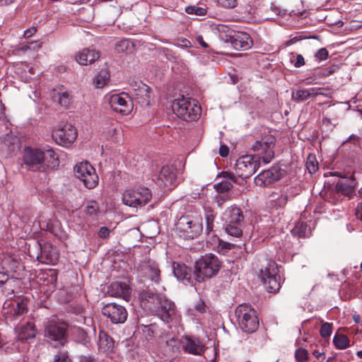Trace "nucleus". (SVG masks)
Here are the masks:
<instances>
[{
	"instance_id": "obj_1",
	"label": "nucleus",
	"mask_w": 362,
	"mask_h": 362,
	"mask_svg": "<svg viewBox=\"0 0 362 362\" xmlns=\"http://www.w3.org/2000/svg\"><path fill=\"white\" fill-rule=\"evenodd\" d=\"M23 162L28 168L33 171L54 169L58 165V159L52 149L42 151L27 147L23 153Z\"/></svg>"
},
{
	"instance_id": "obj_2",
	"label": "nucleus",
	"mask_w": 362,
	"mask_h": 362,
	"mask_svg": "<svg viewBox=\"0 0 362 362\" xmlns=\"http://www.w3.org/2000/svg\"><path fill=\"white\" fill-rule=\"evenodd\" d=\"M69 324L55 316L47 320L44 324V340L54 348H61L69 342Z\"/></svg>"
},
{
	"instance_id": "obj_3",
	"label": "nucleus",
	"mask_w": 362,
	"mask_h": 362,
	"mask_svg": "<svg viewBox=\"0 0 362 362\" xmlns=\"http://www.w3.org/2000/svg\"><path fill=\"white\" fill-rule=\"evenodd\" d=\"M176 230L185 240L199 237L203 231L202 216L197 211H188L180 216L176 223Z\"/></svg>"
},
{
	"instance_id": "obj_4",
	"label": "nucleus",
	"mask_w": 362,
	"mask_h": 362,
	"mask_svg": "<svg viewBox=\"0 0 362 362\" xmlns=\"http://www.w3.org/2000/svg\"><path fill=\"white\" fill-rule=\"evenodd\" d=\"M221 267V262L218 258L211 254H206L202 256L194 264L193 271L194 280L202 283L206 279L216 276Z\"/></svg>"
},
{
	"instance_id": "obj_5",
	"label": "nucleus",
	"mask_w": 362,
	"mask_h": 362,
	"mask_svg": "<svg viewBox=\"0 0 362 362\" xmlns=\"http://www.w3.org/2000/svg\"><path fill=\"white\" fill-rule=\"evenodd\" d=\"M172 109L177 117L185 121H195L201 115V107L197 102L184 95L174 100Z\"/></svg>"
},
{
	"instance_id": "obj_6",
	"label": "nucleus",
	"mask_w": 362,
	"mask_h": 362,
	"mask_svg": "<svg viewBox=\"0 0 362 362\" xmlns=\"http://www.w3.org/2000/svg\"><path fill=\"white\" fill-rule=\"evenodd\" d=\"M235 315L240 329L246 333H253L259 327L257 313L249 304H241L237 307Z\"/></svg>"
},
{
	"instance_id": "obj_7",
	"label": "nucleus",
	"mask_w": 362,
	"mask_h": 362,
	"mask_svg": "<svg viewBox=\"0 0 362 362\" xmlns=\"http://www.w3.org/2000/svg\"><path fill=\"white\" fill-rule=\"evenodd\" d=\"M29 299L23 298L14 300H6L2 313L11 322L20 321L28 312Z\"/></svg>"
},
{
	"instance_id": "obj_8",
	"label": "nucleus",
	"mask_w": 362,
	"mask_h": 362,
	"mask_svg": "<svg viewBox=\"0 0 362 362\" xmlns=\"http://www.w3.org/2000/svg\"><path fill=\"white\" fill-rule=\"evenodd\" d=\"M278 269L274 262H269L265 267L260 269L259 278L269 293H276L281 287L279 276H277Z\"/></svg>"
},
{
	"instance_id": "obj_9",
	"label": "nucleus",
	"mask_w": 362,
	"mask_h": 362,
	"mask_svg": "<svg viewBox=\"0 0 362 362\" xmlns=\"http://www.w3.org/2000/svg\"><path fill=\"white\" fill-rule=\"evenodd\" d=\"M151 197L152 194L148 188L140 187L126 190L122 195V202L131 207L142 206L146 205Z\"/></svg>"
},
{
	"instance_id": "obj_10",
	"label": "nucleus",
	"mask_w": 362,
	"mask_h": 362,
	"mask_svg": "<svg viewBox=\"0 0 362 362\" xmlns=\"http://www.w3.org/2000/svg\"><path fill=\"white\" fill-rule=\"evenodd\" d=\"M259 158L251 155L239 158L235 165V175L241 180L250 177L259 168Z\"/></svg>"
},
{
	"instance_id": "obj_11",
	"label": "nucleus",
	"mask_w": 362,
	"mask_h": 362,
	"mask_svg": "<svg viewBox=\"0 0 362 362\" xmlns=\"http://www.w3.org/2000/svg\"><path fill=\"white\" fill-rule=\"evenodd\" d=\"M160 300L158 305L154 308L155 315L165 323H178L181 316L175 303L165 297Z\"/></svg>"
},
{
	"instance_id": "obj_12",
	"label": "nucleus",
	"mask_w": 362,
	"mask_h": 362,
	"mask_svg": "<svg viewBox=\"0 0 362 362\" xmlns=\"http://www.w3.org/2000/svg\"><path fill=\"white\" fill-rule=\"evenodd\" d=\"M76 177L83 182L88 189H93L98 184V176L95 168L87 161L77 163L74 167Z\"/></svg>"
},
{
	"instance_id": "obj_13",
	"label": "nucleus",
	"mask_w": 362,
	"mask_h": 362,
	"mask_svg": "<svg viewBox=\"0 0 362 362\" xmlns=\"http://www.w3.org/2000/svg\"><path fill=\"white\" fill-rule=\"evenodd\" d=\"M276 144V138L271 134L264 135L261 140L256 141L252 146V150L262 156L265 163H269L274 157V148Z\"/></svg>"
},
{
	"instance_id": "obj_14",
	"label": "nucleus",
	"mask_w": 362,
	"mask_h": 362,
	"mask_svg": "<svg viewBox=\"0 0 362 362\" xmlns=\"http://www.w3.org/2000/svg\"><path fill=\"white\" fill-rule=\"evenodd\" d=\"M156 184L165 190H171L177 185V170L173 165H164L160 170Z\"/></svg>"
},
{
	"instance_id": "obj_15",
	"label": "nucleus",
	"mask_w": 362,
	"mask_h": 362,
	"mask_svg": "<svg viewBox=\"0 0 362 362\" xmlns=\"http://www.w3.org/2000/svg\"><path fill=\"white\" fill-rule=\"evenodd\" d=\"M77 137V131L71 124H65L52 132V138L62 146H69Z\"/></svg>"
},
{
	"instance_id": "obj_16",
	"label": "nucleus",
	"mask_w": 362,
	"mask_h": 362,
	"mask_svg": "<svg viewBox=\"0 0 362 362\" xmlns=\"http://www.w3.org/2000/svg\"><path fill=\"white\" fill-rule=\"evenodd\" d=\"M102 313L114 324L124 323L127 319V311L121 305L115 303H107L102 308Z\"/></svg>"
},
{
	"instance_id": "obj_17",
	"label": "nucleus",
	"mask_w": 362,
	"mask_h": 362,
	"mask_svg": "<svg viewBox=\"0 0 362 362\" xmlns=\"http://www.w3.org/2000/svg\"><path fill=\"white\" fill-rule=\"evenodd\" d=\"M40 253L37 255V260L46 264L55 265L59 261V254L57 249L51 244L37 243Z\"/></svg>"
},
{
	"instance_id": "obj_18",
	"label": "nucleus",
	"mask_w": 362,
	"mask_h": 362,
	"mask_svg": "<svg viewBox=\"0 0 362 362\" xmlns=\"http://www.w3.org/2000/svg\"><path fill=\"white\" fill-rule=\"evenodd\" d=\"M109 103L114 111L122 115H128L133 107L132 100L124 93L111 95Z\"/></svg>"
},
{
	"instance_id": "obj_19",
	"label": "nucleus",
	"mask_w": 362,
	"mask_h": 362,
	"mask_svg": "<svg viewBox=\"0 0 362 362\" xmlns=\"http://www.w3.org/2000/svg\"><path fill=\"white\" fill-rule=\"evenodd\" d=\"M21 279L12 274L0 273V289L6 297L12 298L15 291L20 287Z\"/></svg>"
},
{
	"instance_id": "obj_20",
	"label": "nucleus",
	"mask_w": 362,
	"mask_h": 362,
	"mask_svg": "<svg viewBox=\"0 0 362 362\" xmlns=\"http://www.w3.org/2000/svg\"><path fill=\"white\" fill-rule=\"evenodd\" d=\"M284 175V170L279 168L273 167L263 170L255 178V183L259 186H267L279 180Z\"/></svg>"
},
{
	"instance_id": "obj_21",
	"label": "nucleus",
	"mask_w": 362,
	"mask_h": 362,
	"mask_svg": "<svg viewBox=\"0 0 362 362\" xmlns=\"http://www.w3.org/2000/svg\"><path fill=\"white\" fill-rule=\"evenodd\" d=\"M182 347L185 353L195 356L202 355L206 350L204 344L199 339L191 336L182 337Z\"/></svg>"
},
{
	"instance_id": "obj_22",
	"label": "nucleus",
	"mask_w": 362,
	"mask_h": 362,
	"mask_svg": "<svg viewBox=\"0 0 362 362\" xmlns=\"http://www.w3.org/2000/svg\"><path fill=\"white\" fill-rule=\"evenodd\" d=\"M1 151L6 157L17 153L21 148L20 139L13 134H7L1 138Z\"/></svg>"
},
{
	"instance_id": "obj_23",
	"label": "nucleus",
	"mask_w": 362,
	"mask_h": 362,
	"mask_svg": "<svg viewBox=\"0 0 362 362\" xmlns=\"http://www.w3.org/2000/svg\"><path fill=\"white\" fill-rule=\"evenodd\" d=\"M131 86L134 100L141 106H148L150 105L151 88L141 81L134 82Z\"/></svg>"
},
{
	"instance_id": "obj_24",
	"label": "nucleus",
	"mask_w": 362,
	"mask_h": 362,
	"mask_svg": "<svg viewBox=\"0 0 362 362\" xmlns=\"http://www.w3.org/2000/svg\"><path fill=\"white\" fill-rule=\"evenodd\" d=\"M15 333L18 341H26L36 337L37 329L33 322L28 321L25 323L16 326Z\"/></svg>"
},
{
	"instance_id": "obj_25",
	"label": "nucleus",
	"mask_w": 362,
	"mask_h": 362,
	"mask_svg": "<svg viewBox=\"0 0 362 362\" xmlns=\"http://www.w3.org/2000/svg\"><path fill=\"white\" fill-rule=\"evenodd\" d=\"M228 41L237 50H247L253 45L250 35L245 32H236L229 36Z\"/></svg>"
},
{
	"instance_id": "obj_26",
	"label": "nucleus",
	"mask_w": 362,
	"mask_h": 362,
	"mask_svg": "<svg viewBox=\"0 0 362 362\" xmlns=\"http://www.w3.org/2000/svg\"><path fill=\"white\" fill-rule=\"evenodd\" d=\"M356 185L357 182L354 177L351 176L349 178L339 180L335 186V189L338 194L351 199L356 195Z\"/></svg>"
},
{
	"instance_id": "obj_27",
	"label": "nucleus",
	"mask_w": 362,
	"mask_h": 362,
	"mask_svg": "<svg viewBox=\"0 0 362 362\" xmlns=\"http://www.w3.org/2000/svg\"><path fill=\"white\" fill-rule=\"evenodd\" d=\"M108 293L112 296L129 300L132 289L126 283L116 281L110 284L108 288Z\"/></svg>"
},
{
	"instance_id": "obj_28",
	"label": "nucleus",
	"mask_w": 362,
	"mask_h": 362,
	"mask_svg": "<svg viewBox=\"0 0 362 362\" xmlns=\"http://www.w3.org/2000/svg\"><path fill=\"white\" fill-rule=\"evenodd\" d=\"M220 177H223L225 180L214 185V188L218 193H224L230 190L233 187L232 182L240 184L233 173L223 171L220 174Z\"/></svg>"
},
{
	"instance_id": "obj_29",
	"label": "nucleus",
	"mask_w": 362,
	"mask_h": 362,
	"mask_svg": "<svg viewBox=\"0 0 362 362\" xmlns=\"http://www.w3.org/2000/svg\"><path fill=\"white\" fill-rule=\"evenodd\" d=\"M244 216L241 209L237 206H230L223 213L225 223L242 224Z\"/></svg>"
},
{
	"instance_id": "obj_30",
	"label": "nucleus",
	"mask_w": 362,
	"mask_h": 362,
	"mask_svg": "<svg viewBox=\"0 0 362 362\" xmlns=\"http://www.w3.org/2000/svg\"><path fill=\"white\" fill-rule=\"evenodd\" d=\"M99 57V52L95 49L85 48L78 52L76 59L81 65H88L95 62Z\"/></svg>"
},
{
	"instance_id": "obj_31",
	"label": "nucleus",
	"mask_w": 362,
	"mask_h": 362,
	"mask_svg": "<svg viewBox=\"0 0 362 362\" xmlns=\"http://www.w3.org/2000/svg\"><path fill=\"white\" fill-rule=\"evenodd\" d=\"M173 273L177 279L185 281L189 284L193 283V272L191 268L185 264H177V265L173 267Z\"/></svg>"
},
{
	"instance_id": "obj_32",
	"label": "nucleus",
	"mask_w": 362,
	"mask_h": 362,
	"mask_svg": "<svg viewBox=\"0 0 362 362\" xmlns=\"http://www.w3.org/2000/svg\"><path fill=\"white\" fill-rule=\"evenodd\" d=\"M21 266V262L11 257H6L2 259L1 262V271L0 273L7 274H12L13 276H16V274Z\"/></svg>"
},
{
	"instance_id": "obj_33",
	"label": "nucleus",
	"mask_w": 362,
	"mask_h": 362,
	"mask_svg": "<svg viewBox=\"0 0 362 362\" xmlns=\"http://www.w3.org/2000/svg\"><path fill=\"white\" fill-rule=\"evenodd\" d=\"M144 274L152 282L158 284L160 280V270L155 263L144 265Z\"/></svg>"
},
{
	"instance_id": "obj_34",
	"label": "nucleus",
	"mask_w": 362,
	"mask_h": 362,
	"mask_svg": "<svg viewBox=\"0 0 362 362\" xmlns=\"http://www.w3.org/2000/svg\"><path fill=\"white\" fill-rule=\"evenodd\" d=\"M98 346L105 353H111L114 348V341L105 332H99Z\"/></svg>"
},
{
	"instance_id": "obj_35",
	"label": "nucleus",
	"mask_w": 362,
	"mask_h": 362,
	"mask_svg": "<svg viewBox=\"0 0 362 362\" xmlns=\"http://www.w3.org/2000/svg\"><path fill=\"white\" fill-rule=\"evenodd\" d=\"M291 233L298 238H308L311 235V228L306 223L300 221L296 223Z\"/></svg>"
},
{
	"instance_id": "obj_36",
	"label": "nucleus",
	"mask_w": 362,
	"mask_h": 362,
	"mask_svg": "<svg viewBox=\"0 0 362 362\" xmlns=\"http://www.w3.org/2000/svg\"><path fill=\"white\" fill-rule=\"evenodd\" d=\"M204 218L206 223L205 232L209 234L214 230V221L216 217V213L211 207H204Z\"/></svg>"
},
{
	"instance_id": "obj_37",
	"label": "nucleus",
	"mask_w": 362,
	"mask_h": 362,
	"mask_svg": "<svg viewBox=\"0 0 362 362\" xmlns=\"http://www.w3.org/2000/svg\"><path fill=\"white\" fill-rule=\"evenodd\" d=\"M110 77V73L107 69H101L93 78V84L97 88H103L109 82Z\"/></svg>"
},
{
	"instance_id": "obj_38",
	"label": "nucleus",
	"mask_w": 362,
	"mask_h": 362,
	"mask_svg": "<svg viewBox=\"0 0 362 362\" xmlns=\"http://www.w3.org/2000/svg\"><path fill=\"white\" fill-rule=\"evenodd\" d=\"M317 95V91L315 88H310L307 89H300L298 90L296 93H293V98L298 101H303L305 100L310 97L315 96Z\"/></svg>"
},
{
	"instance_id": "obj_39",
	"label": "nucleus",
	"mask_w": 362,
	"mask_h": 362,
	"mask_svg": "<svg viewBox=\"0 0 362 362\" xmlns=\"http://www.w3.org/2000/svg\"><path fill=\"white\" fill-rule=\"evenodd\" d=\"M333 344L338 349H346L350 346V340L346 335L337 333L334 336Z\"/></svg>"
},
{
	"instance_id": "obj_40",
	"label": "nucleus",
	"mask_w": 362,
	"mask_h": 362,
	"mask_svg": "<svg viewBox=\"0 0 362 362\" xmlns=\"http://www.w3.org/2000/svg\"><path fill=\"white\" fill-rule=\"evenodd\" d=\"M241 226L242 224L224 223V230L228 235L238 238L243 234Z\"/></svg>"
},
{
	"instance_id": "obj_41",
	"label": "nucleus",
	"mask_w": 362,
	"mask_h": 362,
	"mask_svg": "<svg viewBox=\"0 0 362 362\" xmlns=\"http://www.w3.org/2000/svg\"><path fill=\"white\" fill-rule=\"evenodd\" d=\"M185 12L190 15L204 16L207 13V8L199 5L189 6L185 8Z\"/></svg>"
},
{
	"instance_id": "obj_42",
	"label": "nucleus",
	"mask_w": 362,
	"mask_h": 362,
	"mask_svg": "<svg viewBox=\"0 0 362 362\" xmlns=\"http://www.w3.org/2000/svg\"><path fill=\"white\" fill-rule=\"evenodd\" d=\"M57 97L58 98L59 104L62 107H67L72 102V98L67 91L58 93L57 95H54V98Z\"/></svg>"
},
{
	"instance_id": "obj_43",
	"label": "nucleus",
	"mask_w": 362,
	"mask_h": 362,
	"mask_svg": "<svg viewBox=\"0 0 362 362\" xmlns=\"http://www.w3.org/2000/svg\"><path fill=\"white\" fill-rule=\"evenodd\" d=\"M134 44L129 40H122L117 42L115 49L118 52H131Z\"/></svg>"
},
{
	"instance_id": "obj_44",
	"label": "nucleus",
	"mask_w": 362,
	"mask_h": 362,
	"mask_svg": "<svg viewBox=\"0 0 362 362\" xmlns=\"http://www.w3.org/2000/svg\"><path fill=\"white\" fill-rule=\"evenodd\" d=\"M322 325L320 329V336L325 339L329 338L333 330V324L329 322H324L322 320L320 321Z\"/></svg>"
},
{
	"instance_id": "obj_45",
	"label": "nucleus",
	"mask_w": 362,
	"mask_h": 362,
	"mask_svg": "<svg viewBox=\"0 0 362 362\" xmlns=\"http://www.w3.org/2000/svg\"><path fill=\"white\" fill-rule=\"evenodd\" d=\"M99 211V204L95 201L88 202L86 208L85 213L89 216H96Z\"/></svg>"
},
{
	"instance_id": "obj_46",
	"label": "nucleus",
	"mask_w": 362,
	"mask_h": 362,
	"mask_svg": "<svg viewBox=\"0 0 362 362\" xmlns=\"http://www.w3.org/2000/svg\"><path fill=\"white\" fill-rule=\"evenodd\" d=\"M339 70L337 65H330L327 67L318 69V77H324L329 76Z\"/></svg>"
},
{
	"instance_id": "obj_47",
	"label": "nucleus",
	"mask_w": 362,
	"mask_h": 362,
	"mask_svg": "<svg viewBox=\"0 0 362 362\" xmlns=\"http://www.w3.org/2000/svg\"><path fill=\"white\" fill-rule=\"evenodd\" d=\"M272 202L273 206L276 209L284 207L288 202V194L286 193L281 194L278 197L272 199Z\"/></svg>"
},
{
	"instance_id": "obj_48",
	"label": "nucleus",
	"mask_w": 362,
	"mask_h": 362,
	"mask_svg": "<svg viewBox=\"0 0 362 362\" xmlns=\"http://www.w3.org/2000/svg\"><path fill=\"white\" fill-rule=\"evenodd\" d=\"M316 160L315 154H309L306 162V168L310 174H314L317 172V165L315 164Z\"/></svg>"
},
{
	"instance_id": "obj_49",
	"label": "nucleus",
	"mask_w": 362,
	"mask_h": 362,
	"mask_svg": "<svg viewBox=\"0 0 362 362\" xmlns=\"http://www.w3.org/2000/svg\"><path fill=\"white\" fill-rule=\"evenodd\" d=\"M164 296L156 293L153 296L151 297V299H149V302H148V305H150L149 307H146L147 309L150 310L152 313L154 312V308L158 305L160 300L163 299Z\"/></svg>"
},
{
	"instance_id": "obj_50",
	"label": "nucleus",
	"mask_w": 362,
	"mask_h": 362,
	"mask_svg": "<svg viewBox=\"0 0 362 362\" xmlns=\"http://www.w3.org/2000/svg\"><path fill=\"white\" fill-rule=\"evenodd\" d=\"M156 293H153L151 291H143L139 293V297L141 299V302L144 307H149L150 305H148V302H149V299H151V297L156 295Z\"/></svg>"
},
{
	"instance_id": "obj_51",
	"label": "nucleus",
	"mask_w": 362,
	"mask_h": 362,
	"mask_svg": "<svg viewBox=\"0 0 362 362\" xmlns=\"http://www.w3.org/2000/svg\"><path fill=\"white\" fill-rule=\"evenodd\" d=\"M53 362H71V359L69 356L68 351H60L54 356Z\"/></svg>"
},
{
	"instance_id": "obj_52",
	"label": "nucleus",
	"mask_w": 362,
	"mask_h": 362,
	"mask_svg": "<svg viewBox=\"0 0 362 362\" xmlns=\"http://www.w3.org/2000/svg\"><path fill=\"white\" fill-rule=\"evenodd\" d=\"M295 357L298 362L305 361L308 358L307 351L303 349H298L296 351Z\"/></svg>"
},
{
	"instance_id": "obj_53",
	"label": "nucleus",
	"mask_w": 362,
	"mask_h": 362,
	"mask_svg": "<svg viewBox=\"0 0 362 362\" xmlns=\"http://www.w3.org/2000/svg\"><path fill=\"white\" fill-rule=\"evenodd\" d=\"M233 247V244L219 240L218 247L220 252L224 253L231 250Z\"/></svg>"
},
{
	"instance_id": "obj_54",
	"label": "nucleus",
	"mask_w": 362,
	"mask_h": 362,
	"mask_svg": "<svg viewBox=\"0 0 362 362\" xmlns=\"http://www.w3.org/2000/svg\"><path fill=\"white\" fill-rule=\"evenodd\" d=\"M218 3L224 8H233L237 6V0H217Z\"/></svg>"
},
{
	"instance_id": "obj_55",
	"label": "nucleus",
	"mask_w": 362,
	"mask_h": 362,
	"mask_svg": "<svg viewBox=\"0 0 362 362\" xmlns=\"http://www.w3.org/2000/svg\"><path fill=\"white\" fill-rule=\"evenodd\" d=\"M332 12H329L328 20H325V23L328 25H337V27H341L343 22L341 21H334L332 19Z\"/></svg>"
},
{
	"instance_id": "obj_56",
	"label": "nucleus",
	"mask_w": 362,
	"mask_h": 362,
	"mask_svg": "<svg viewBox=\"0 0 362 362\" xmlns=\"http://www.w3.org/2000/svg\"><path fill=\"white\" fill-rule=\"evenodd\" d=\"M110 230L107 227L103 226V227L100 228V229L98 232V235L100 238L107 239L110 236Z\"/></svg>"
},
{
	"instance_id": "obj_57",
	"label": "nucleus",
	"mask_w": 362,
	"mask_h": 362,
	"mask_svg": "<svg viewBox=\"0 0 362 362\" xmlns=\"http://www.w3.org/2000/svg\"><path fill=\"white\" fill-rule=\"evenodd\" d=\"M35 46H37L36 42H30L26 45H23L18 48V52H25L28 50L35 49Z\"/></svg>"
},
{
	"instance_id": "obj_58",
	"label": "nucleus",
	"mask_w": 362,
	"mask_h": 362,
	"mask_svg": "<svg viewBox=\"0 0 362 362\" xmlns=\"http://www.w3.org/2000/svg\"><path fill=\"white\" fill-rule=\"evenodd\" d=\"M195 311L199 313H204L206 312V305L201 299L194 306Z\"/></svg>"
},
{
	"instance_id": "obj_59",
	"label": "nucleus",
	"mask_w": 362,
	"mask_h": 362,
	"mask_svg": "<svg viewBox=\"0 0 362 362\" xmlns=\"http://www.w3.org/2000/svg\"><path fill=\"white\" fill-rule=\"evenodd\" d=\"M42 228L43 230H45L54 234V235L56 234L54 224V223H52L51 221L43 223V226H42Z\"/></svg>"
},
{
	"instance_id": "obj_60",
	"label": "nucleus",
	"mask_w": 362,
	"mask_h": 362,
	"mask_svg": "<svg viewBox=\"0 0 362 362\" xmlns=\"http://www.w3.org/2000/svg\"><path fill=\"white\" fill-rule=\"evenodd\" d=\"M329 55L328 51L325 48H321L318 49V59L325 60L327 59Z\"/></svg>"
},
{
	"instance_id": "obj_61",
	"label": "nucleus",
	"mask_w": 362,
	"mask_h": 362,
	"mask_svg": "<svg viewBox=\"0 0 362 362\" xmlns=\"http://www.w3.org/2000/svg\"><path fill=\"white\" fill-rule=\"evenodd\" d=\"M293 63H294V66L296 67L302 66L305 64L303 57L301 54H298L296 56V59L294 60Z\"/></svg>"
},
{
	"instance_id": "obj_62",
	"label": "nucleus",
	"mask_w": 362,
	"mask_h": 362,
	"mask_svg": "<svg viewBox=\"0 0 362 362\" xmlns=\"http://www.w3.org/2000/svg\"><path fill=\"white\" fill-rule=\"evenodd\" d=\"M326 13L327 11L324 9H318V21L328 20V15Z\"/></svg>"
},
{
	"instance_id": "obj_63",
	"label": "nucleus",
	"mask_w": 362,
	"mask_h": 362,
	"mask_svg": "<svg viewBox=\"0 0 362 362\" xmlns=\"http://www.w3.org/2000/svg\"><path fill=\"white\" fill-rule=\"evenodd\" d=\"M303 39V36L302 35H297V36H295L292 38H291L290 40H287L285 44L286 46H289V45H291L300 40H301Z\"/></svg>"
},
{
	"instance_id": "obj_64",
	"label": "nucleus",
	"mask_w": 362,
	"mask_h": 362,
	"mask_svg": "<svg viewBox=\"0 0 362 362\" xmlns=\"http://www.w3.org/2000/svg\"><path fill=\"white\" fill-rule=\"evenodd\" d=\"M229 149L226 145H221L219 148V154L222 157H226L228 155Z\"/></svg>"
}]
</instances>
